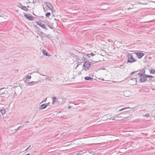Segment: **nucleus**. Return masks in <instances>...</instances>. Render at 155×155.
I'll return each mask as SVG.
<instances>
[{
	"mask_svg": "<svg viewBox=\"0 0 155 155\" xmlns=\"http://www.w3.org/2000/svg\"><path fill=\"white\" fill-rule=\"evenodd\" d=\"M40 82V81H32L31 82H26V81H25V82L26 83V85L27 86H32L38 84V82Z\"/></svg>",
	"mask_w": 155,
	"mask_h": 155,
	"instance_id": "1",
	"label": "nucleus"
},
{
	"mask_svg": "<svg viewBox=\"0 0 155 155\" xmlns=\"http://www.w3.org/2000/svg\"><path fill=\"white\" fill-rule=\"evenodd\" d=\"M24 16L28 19L32 21L34 19V17L33 16L29 14H26L25 13L24 14Z\"/></svg>",
	"mask_w": 155,
	"mask_h": 155,
	"instance_id": "2",
	"label": "nucleus"
},
{
	"mask_svg": "<svg viewBox=\"0 0 155 155\" xmlns=\"http://www.w3.org/2000/svg\"><path fill=\"white\" fill-rule=\"evenodd\" d=\"M83 67H84V70L85 71L88 69L90 67V64L89 62L87 61L85 62L83 65Z\"/></svg>",
	"mask_w": 155,
	"mask_h": 155,
	"instance_id": "3",
	"label": "nucleus"
},
{
	"mask_svg": "<svg viewBox=\"0 0 155 155\" xmlns=\"http://www.w3.org/2000/svg\"><path fill=\"white\" fill-rule=\"evenodd\" d=\"M127 57V58H134V57H135L136 55V53H127V54H125Z\"/></svg>",
	"mask_w": 155,
	"mask_h": 155,
	"instance_id": "4",
	"label": "nucleus"
},
{
	"mask_svg": "<svg viewBox=\"0 0 155 155\" xmlns=\"http://www.w3.org/2000/svg\"><path fill=\"white\" fill-rule=\"evenodd\" d=\"M37 24L40 26L41 27L47 30L48 28H46V25L43 24L41 23L40 21H38L37 22Z\"/></svg>",
	"mask_w": 155,
	"mask_h": 155,
	"instance_id": "5",
	"label": "nucleus"
},
{
	"mask_svg": "<svg viewBox=\"0 0 155 155\" xmlns=\"http://www.w3.org/2000/svg\"><path fill=\"white\" fill-rule=\"evenodd\" d=\"M94 54L93 53H91L90 54H85L83 55V58H90L91 57V56H93Z\"/></svg>",
	"mask_w": 155,
	"mask_h": 155,
	"instance_id": "6",
	"label": "nucleus"
},
{
	"mask_svg": "<svg viewBox=\"0 0 155 155\" xmlns=\"http://www.w3.org/2000/svg\"><path fill=\"white\" fill-rule=\"evenodd\" d=\"M65 100V98H59L57 99V102L59 103L62 104L64 103V101Z\"/></svg>",
	"mask_w": 155,
	"mask_h": 155,
	"instance_id": "7",
	"label": "nucleus"
},
{
	"mask_svg": "<svg viewBox=\"0 0 155 155\" xmlns=\"http://www.w3.org/2000/svg\"><path fill=\"white\" fill-rule=\"evenodd\" d=\"M49 104V103H48V104H42L39 106V108L40 110L44 109L47 107Z\"/></svg>",
	"mask_w": 155,
	"mask_h": 155,
	"instance_id": "8",
	"label": "nucleus"
},
{
	"mask_svg": "<svg viewBox=\"0 0 155 155\" xmlns=\"http://www.w3.org/2000/svg\"><path fill=\"white\" fill-rule=\"evenodd\" d=\"M45 4L50 10H52L53 9V6L49 2H46L45 3Z\"/></svg>",
	"mask_w": 155,
	"mask_h": 155,
	"instance_id": "9",
	"label": "nucleus"
},
{
	"mask_svg": "<svg viewBox=\"0 0 155 155\" xmlns=\"http://www.w3.org/2000/svg\"><path fill=\"white\" fill-rule=\"evenodd\" d=\"M136 54L135 56H137L138 58H141L144 55L143 53H136Z\"/></svg>",
	"mask_w": 155,
	"mask_h": 155,
	"instance_id": "10",
	"label": "nucleus"
},
{
	"mask_svg": "<svg viewBox=\"0 0 155 155\" xmlns=\"http://www.w3.org/2000/svg\"><path fill=\"white\" fill-rule=\"evenodd\" d=\"M145 73V71L144 69H142L141 70L140 72V73L138 74L139 76H142L143 75H144Z\"/></svg>",
	"mask_w": 155,
	"mask_h": 155,
	"instance_id": "11",
	"label": "nucleus"
},
{
	"mask_svg": "<svg viewBox=\"0 0 155 155\" xmlns=\"http://www.w3.org/2000/svg\"><path fill=\"white\" fill-rule=\"evenodd\" d=\"M137 61V60L135 59H128L127 63L128 62L132 63Z\"/></svg>",
	"mask_w": 155,
	"mask_h": 155,
	"instance_id": "12",
	"label": "nucleus"
},
{
	"mask_svg": "<svg viewBox=\"0 0 155 155\" xmlns=\"http://www.w3.org/2000/svg\"><path fill=\"white\" fill-rule=\"evenodd\" d=\"M147 80V79L145 77L141 78L140 79V81L141 82H145Z\"/></svg>",
	"mask_w": 155,
	"mask_h": 155,
	"instance_id": "13",
	"label": "nucleus"
},
{
	"mask_svg": "<svg viewBox=\"0 0 155 155\" xmlns=\"http://www.w3.org/2000/svg\"><path fill=\"white\" fill-rule=\"evenodd\" d=\"M84 79L86 80H92L93 78L87 76L84 78Z\"/></svg>",
	"mask_w": 155,
	"mask_h": 155,
	"instance_id": "14",
	"label": "nucleus"
},
{
	"mask_svg": "<svg viewBox=\"0 0 155 155\" xmlns=\"http://www.w3.org/2000/svg\"><path fill=\"white\" fill-rule=\"evenodd\" d=\"M6 111L5 109L0 110V112L2 115L5 114L6 113Z\"/></svg>",
	"mask_w": 155,
	"mask_h": 155,
	"instance_id": "15",
	"label": "nucleus"
},
{
	"mask_svg": "<svg viewBox=\"0 0 155 155\" xmlns=\"http://www.w3.org/2000/svg\"><path fill=\"white\" fill-rule=\"evenodd\" d=\"M43 53L46 56H49L50 55H48V52L45 50H43Z\"/></svg>",
	"mask_w": 155,
	"mask_h": 155,
	"instance_id": "16",
	"label": "nucleus"
},
{
	"mask_svg": "<svg viewBox=\"0 0 155 155\" xmlns=\"http://www.w3.org/2000/svg\"><path fill=\"white\" fill-rule=\"evenodd\" d=\"M144 77L153 78V77L152 75L145 74Z\"/></svg>",
	"mask_w": 155,
	"mask_h": 155,
	"instance_id": "17",
	"label": "nucleus"
},
{
	"mask_svg": "<svg viewBox=\"0 0 155 155\" xmlns=\"http://www.w3.org/2000/svg\"><path fill=\"white\" fill-rule=\"evenodd\" d=\"M22 9L25 11H27L28 9L25 6H22Z\"/></svg>",
	"mask_w": 155,
	"mask_h": 155,
	"instance_id": "18",
	"label": "nucleus"
},
{
	"mask_svg": "<svg viewBox=\"0 0 155 155\" xmlns=\"http://www.w3.org/2000/svg\"><path fill=\"white\" fill-rule=\"evenodd\" d=\"M56 100V98L55 97H53L52 103L54 104Z\"/></svg>",
	"mask_w": 155,
	"mask_h": 155,
	"instance_id": "19",
	"label": "nucleus"
},
{
	"mask_svg": "<svg viewBox=\"0 0 155 155\" xmlns=\"http://www.w3.org/2000/svg\"><path fill=\"white\" fill-rule=\"evenodd\" d=\"M51 78H53V77H51L50 78V77H48L46 78H45V79H46V80L48 79V80L49 81H52V80H51Z\"/></svg>",
	"mask_w": 155,
	"mask_h": 155,
	"instance_id": "20",
	"label": "nucleus"
},
{
	"mask_svg": "<svg viewBox=\"0 0 155 155\" xmlns=\"http://www.w3.org/2000/svg\"><path fill=\"white\" fill-rule=\"evenodd\" d=\"M53 23H52V25H48V26L51 29L54 28V27L53 26Z\"/></svg>",
	"mask_w": 155,
	"mask_h": 155,
	"instance_id": "21",
	"label": "nucleus"
},
{
	"mask_svg": "<svg viewBox=\"0 0 155 155\" xmlns=\"http://www.w3.org/2000/svg\"><path fill=\"white\" fill-rule=\"evenodd\" d=\"M51 15V13L50 12H48L45 14V16L47 17H48L50 16Z\"/></svg>",
	"mask_w": 155,
	"mask_h": 155,
	"instance_id": "22",
	"label": "nucleus"
},
{
	"mask_svg": "<svg viewBox=\"0 0 155 155\" xmlns=\"http://www.w3.org/2000/svg\"><path fill=\"white\" fill-rule=\"evenodd\" d=\"M130 108L129 107L123 108L122 109H121L120 110H119V111H122V110H125V109H130Z\"/></svg>",
	"mask_w": 155,
	"mask_h": 155,
	"instance_id": "23",
	"label": "nucleus"
},
{
	"mask_svg": "<svg viewBox=\"0 0 155 155\" xmlns=\"http://www.w3.org/2000/svg\"><path fill=\"white\" fill-rule=\"evenodd\" d=\"M150 73L152 74H154L155 73V70L154 69H152L150 71Z\"/></svg>",
	"mask_w": 155,
	"mask_h": 155,
	"instance_id": "24",
	"label": "nucleus"
},
{
	"mask_svg": "<svg viewBox=\"0 0 155 155\" xmlns=\"http://www.w3.org/2000/svg\"><path fill=\"white\" fill-rule=\"evenodd\" d=\"M31 78V76L30 75H27L26 77V78L27 79H30Z\"/></svg>",
	"mask_w": 155,
	"mask_h": 155,
	"instance_id": "25",
	"label": "nucleus"
},
{
	"mask_svg": "<svg viewBox=\"0 0 155 155\" xmlns=\"http://www.w3.org/2000/svg\"><path fill=\"white\" fill-rule=\"evenodd\" d=\"M150 116L149 114L148 113L146 114L145 115H143V117H149Z\"/></svg>",
	"mask_w": 155,
	"mask_h": 155,
	"instance_id": "26",
	"label": "nucleus"
},
{
	"mask_svg": "<svg viewBox=\"0 0 155 155\" xmlns=\"http://www.w3.org/2000/svg\"><path fill=\"white\" fill-rule=\"evenodd\" d=\"M104 61V59H102V60L101 61V60H99L98 61H96V62H95V63H97V62H99L100 61Z\"/></svg>",
	"mask_w": 155,
	"mask_h": 155,
	"instance_id": "27",
	"label": "nucleus"
},
{
	"mask_svg": "<svg viewBox=\"0 0 155 155\" xmlns=\"http://www.w3.org/2000/svg\"><path fill=\"white\" fill-rule=\"evenodd\" d=\"M19 5H20V6H19L18 5H17V6L20 8H21L22 9V6H24L22 5L21 4H20Z\"/></svg>",
	"mask_w": 155,
	"mask_h": 155,
	"instance_id": "28",
	"label": "nucleus"
},
{
	"mask_svg": "<svg viewBox=\"0 0 155 155\" xmlns=\"http://www.w3.org/2000/svg\"><path fill=\"white\" fill-rule=\"evenodd\" d=\"M30 147H31V145H30L25 150V151L27 150L28 149H29Z\"/></svg>",
	"mask_w": 155,
	"mask_h": 155,
	"instance_id": "29",
	"label": "nucleus"
},
{
	"mask_svg": "<svg viewBox=\"0 0 155 155\" xmlns=\"http://www.w3.org/2000/svg\"><path fill=\"white\" fill-rule=\"evenodd\" d=\"M131 80H135V81L136 82H137V79L136 78H134V79H131Z\"/></svg>",
	"mask_w": 155,
	"mask_h": 155,
	"instance_id": "30",
	"label": "nucleus"
},
{
	"mask_svg": "<svg viewBox=\"0 0 155 155\" xmlns=\"http://www.w3.org/2000/svg\"><path fill=\"white\" fill-rule=\"evenodd\" d=\"M47 100V98H45V99H44L43 101H42V102H45V101H46Z\"/></svg>",
	"mask_w": 155,
	"mask_h": 155,
	"instance_id": "31",
	"label": "nucleus"
},
{
	"mask_svg": "<svg viewBox=\"0 0 155 155\" xmlns=\"http://www.w3.org/2000/svg\"><path fill=\"white\" fill-rule=\"evenodd\" d=\"M137 71H134V72H133L131 73V74H134V73H135L136 72H137Z\"/></svg>",
	"mask_w": 155,
	"mask_h": 155,
	"instance_id": "32",
	"label": "nucleus"
},
{
	"mask_svg": "<svg viewBox=\"0 0 155 155\" xmlns=\"http://www.w3.org/2000/svg\"><path fill=\"white\" fill-rule=\"evenodd\" d=\"M19 129H18V127L16 129H15V132L17 130H18Z\"/></svg>",
	"mask_w": 155,
	"mask_h": 155,
	"instance_id": "33",
	"label": "nucleus"
},
{
	"mask_svg": "<svg viewBox=\"0 0 155 155\" xmlns=\"http://www.w3.org/2000/svg\"><path fill=\"white\" fill-rule=\"evenodd\" d=\"M23 126H20L19 127H18V129H19L21 128V127H23Z\"/></svg>",
	"mask_w": 155,
	"mask_h": 155,
	"instance_id": "34",
	"label": "nucleus"
},
{
	"mask_svg": "<svg viewBox=\"0 0 155 155\" xmlns=\"http://www.w3.org/2000/svg\"><path fill=\"white\" fill-rule=\"evenodd\" d=\"M73 56H73L72 57H75V55L74 54H73Z\"/></svg>",
	"mask_w": 155,
	"mask_h": 155,
	"instance_id": "35",
	"label": "nucleus"
},
{
	"mask_svg": "<svg viewBox=\"0 0 155 155\" xmlns=\"http://www.w3.org/2000/svg\"><path fill=\"white\" fill-rule=\"evenodd\" d=\"M29 122V121H27L25 123H28Z\"/></svg>",
	"mask_w": 155,
	"mask_h": 155,
	"instance_id": "36",
	"label": "nucleus"
},
{
	"mask_svg": "<svg viewBox=\"0 0 155 155\" xmlns=\"http://www.w3.org/2000/svg\"><path fill=\"white\" fill-rule=\"evenodd\" d=\"M40 74V75H42V76H46V75H42V74Z\"/></svg>",
	"mask_w": 155,
	"mask_h": 155,
	"instance_id": "37",
	"label": "nucleus"
},
{
	"mask_svg": "<svg viewBox=\"0 0 155 155\" xmlns=\"http://www.w3.org/2000/svg\"><path fill=\"white\" fill-rule=\"evenodd\" d=\"M71 108V107L69 106V107H68V109H70Z\"/></svg>",
	"mask_w": 155,
	"mask_h": 155,
	"instance_id": "38",
	"label": "nucleus"
},
{
	"mask_svg": "<svg viewBox=\"0 0 155 155\" xmlns=\"http://www.w3.org/2000/svg\"><path fill=\"white\" fill-rule=\"evenodd\" d=\"M37 71L38 72H39V69L38 68L37 69Z\"/></svg>",
	"mask_w": 155,
	"mask_h": 155,
	"instance_id": "39",
	"label": "nucleus"
},
{
	"mask_svg": "<svg viewBox=\"0 0 155 155\" xmlns=\"http://www.w3.org/2000/svg\"><path fill=\"white\" fill-rule=\"evenodd\" d=\"M101 68V69H104V68Z\"/></svg>",
	"mask_w": 155,
	"mask_h": 155,
	"instance_id": "40",
	"label": "nucleus"
},
{
	"mask_svg": "<svg viewBox=\"0 0 155 155\" xmlns=\"http://www.w3.org/2000/svg\"><path fill=\"white\" fill-rule=\"evenodd\" d=\"M26 155H30V153H28L27 154H26Z\"/></svg>",
	"mask_w": 155,
	"mask_h": 155,
	"instance_id": "41",
	"label": "nucleus"
},
{
	"mask_svg": "<svg viewBox=\"0 0 155 155\" xmlns=\"http://www.w3.org/2000/svg\"><path fill=\"white\" fill-rule=\"evenodd\" d=\"M27 8H29V6L28 5V6H27Z\"/></svg>",
	"mask_w": 155,
	"mask_h": 155,
	"instance_id": "42",
	"label": "nucleus"
},
{
	"mask_svg": "<svg viewBox=\"0 0 155 155\" xmlns=\"http://www.w3.org/2000/svg\"><path fill=\"white\" fill-rule=\"evenodd\" d=\"M120 67H123V68L124 67V66H123V65H121V66H120Z\"/></svg>",
	"mask_w": 155,
	"mask_h": 155,
	"instance_id": "43",
	"label": "nucleus"
},
{
	"mask_svg": "<svg viewBox=\"0 0 155 155\" xmlns=\"http://www.w3.org/2000/svg\"><path fill=\"white\" fill-rule=\"evenodd\" d=\"M33 3H34V0H33Z\"/></svg>",
	"mask_w": 155,
	"mask_h": 155,
	"instance_id": "44",
	"label": "nucleus"
},
{
	"mask_svg": "<svg viewBox=\"0 0 155 155\" xmlns=\"http://www.w3.org/2000/svg\"><path fill=\"white\" fill-rule=\"evenodd\" d=\"M76 155H80V154L79 153H78Z\"/></svg>",
	"mask_w": 155,
	"mask_h": 155,
	"instance_id": "45",
	"label": "nucleus"
},
{
	"mask_svg": "<svg viewBox=\"0 0 155 155\" xmlns=\"http://www.w3.org/2000/svg\"><path fill=\"white\" fill-rule=\"evenodd\" d=\"M118 67V66H117L116 67Z\"/></svg>",
	"mask_w": 155,
	"mask_h": 155,
	"instance_id": "46",
	"label": "nucleus"
},
{
	"mask_svg": "<svg viewBox=\"0 0 155 155\" xmlns=\"http://www.w3.org/2000/svg\"><path fill=\"white\" fill-rule=\"evenodd\" d=\"M37 37V38H38V36H37V37Z\"/></svg>",
	"mask_w": 155,
	"mask_h": 155,
	"instance_id": "47",
	"label": "nucleus"
},
{
	"mask_svg": "<svg viewBox=\"0 0 155 155\" xmlns=\"http://www.w3.org/2000/svg\"><path fill=\"white\" fill-rule=\"evenodd\" d=\"M148 58H151L150 57H149Z\"/></svg>",
	"mask_w": 155,
	"mask_h": 155,
	"instance_id": "48",
	"label": "nucleus"
},
{
	"mask_svg": "<svg viewBox=\"0 0 155 155\" xmlns=\"http://www.w3.org/2000/svg\"><path fill=\"white\" fill-rule=\"evenodd\" d=\"M144 111V110H141V111Z\"/></svg>",
	"mask_w": 155,
	"mask_h": 155,
	"instance_id": "49",
	"label": "nucleus"
},
{
	"mask_svg": "<svg viewBox=\"0 0 155 155\" xmlns=\"http://www.w3.org/2000/svg\"><path fill=\"white\" fill-rule=\"evenodd\" d=\"M41 18H43V16H41Z\"/></svg>",
	"mask_w": 155,
	"mask_h": 155,
	"instance_id": "50",
	"label": "nucleus"
},
{
	"mask_svg": "<svg viewBox=\"0 0 155 155\" xmlns=\"http://www.w3.org/2000/svg\"><path fill=\"white\" fill-rule=\"evenodd\" d=\"M18 5L19 6H20V5H19H19Z\"/></svg>",
	"mask_w": 155,
	"mask_h": 155,
	"instance_id": "51",
	"label": "nucleus"
},
{
	"mask_svg": "<svg viewBox=\"0 0 155 155\" xmlns=\"http://www.w3.org/2000/svg\"><path fill=\"white\" fill-rule=\"evenodd\" d=\"M28 2H27V3H27V4H28Z\"/></svg>",
	"mask_w": 155,
	"mask_h": 155,
	"instance_id": "52",
	"label": "nucleus"
},
{
	"mask_svg": "<svg viewBox=\"0 0 155 155\" xmlns=\"http://www.w3.org/2000/svg\"><path fill=\"white\" fill-rule=\"evenodd\" d=\"M33 14L34 15H35L34 14V13H33Z\"/></svg>",
	"mask_w": 155,
	"mask_h": 155,
	"instance_id": "53",
	"label": "nucleus"
}]
</instances>
